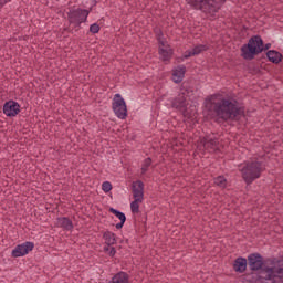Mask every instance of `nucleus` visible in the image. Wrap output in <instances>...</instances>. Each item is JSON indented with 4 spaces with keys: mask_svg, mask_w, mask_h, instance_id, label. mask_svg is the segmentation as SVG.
<instances>
[{
    "mask_svg": "<svg viewBox=\"0 0 283 283\" xmlns=\"http://www.w3.org/2000/svg\"><path fill=\"white\" fill-rule=\"evenodd\" d=\"M212 112L218 118L228 123V120H240L244 114V107L240 106L238 99L233 97H211Z\"/></svg>",
    "mask_w": 283,
    "mask_h": 283,
    "instance_id": "f257e3e1",
    "label": "nucleus"
},
{
    "mask_svg": "<svg viewBox=\"0 0 283 283\" xmlns=\"http://www.w3.org/2000/svg\"><path fill=\"white\" fill-rule=\"evenodd\" d=\"M241 59L244 61H253L255 56L262 54V52H266V50H271V43L264 44V40H262L261 35H252L248 43L241 46Z\"/></svg>",
    "mask_w": 283,
    "mask_h": 283,
    "instance_id": "f03ea898",
    "label": "nucleus"
},
{
    "mask_svg": "<svg viewBox=\"0 0 283 283\" xmlns=\"http://www.w3.org/2000/svg\"><path fill=\"white\" fill-rule=\"evenodd\" d=\"M256 272L258 282L283 283V268L264 265Z\"/></svg>",
    "mask_w": 283,
    "mask_h": 283,
    "instance_id": "7ed1b4c3",
    "label": "nucleus"
},
{
    "mask_svg": "<svg viewBox=\"0 0 283 283\" xmlns=\"http://www.w3.org/2000/svg\"><path fill=\"white\" fill-rule=\"evenodd\" d=\"M262 171L264 169L261 161H247L241 168L242 178L247 185H253L262 176Z\"/></svg>",
    "mask_w": 283,
    "mask_h": 283,
    "instance_id": "20e7f679",
    "label": "nucleus"
},
{
    "mask_svg": "<svg viewBox=\"0 0 283 283\" xmlns=\"http://www.w3.org/2000/svg\"><path fill=\"white\" fill-rule=\"evenodd\" d=\"M226 0H189L188 3L206 14H213L220 10Z\"/></svg>",
    "mask_w": 283,
    "mask_h": 283,
    "instance_id": "39448f33",
    "label": "nucleus"
},
{
    "mask_svg": "<svg viewBox=\"0 0 283 283\" xmlns=\"http://www.w3.org/2000/svg\"><path fill=\"white\" fill-rule=\"evenodd\" d=\"M112 107L117 118H120L122 120H125V118H127V104L125 103V98H123L120 94H115Z\"/></svg>",
    "mask_w": 283,
    "mask_h": 283,
    "instance_id": "423d86ee",
    "label": "nucleus"
},
{
    "mask_svg": "<svg viewBox=\"0 0 283 283\" xmlns=\"http://www.w3.org/2000/svg\"><path fill=\"white\" fill-rule=\"evenodd\" d=\"M266 265V261H264V256L259 252H253L248 255V266L250 271L258 272L262 271V268Z\"/></svg>",
    "mask_w": 283,
    "mask_h": 283,
    "instance_id": "0eeeda50",
    "label": "nucleus"
},
{
    "mask_svg": "<svg viewBox=\"0 0 283 283\" xmlns=\"http://www.w3.org/2000/svg\"><path fill=\"white\" fill-rule=\"evenodd\" d=\"M171 107L181 112L186 118H191V114L187 109V97H185V93L179 94L172 99Z\"/></svg>",
    "mask_w": 283,
    "mask_h": 283,
    "instance_id": "6e6552de",
    "label": "nucleus"
},
{
    "mask_svg": "<svg viewBox=\"0 0 283 283\" xmlns=\"http://www.w3.org/2000/svg\"><path fill=\"white\" fill-rule=\"evenodd\" d=\"M87 17H90V11L87 9H75L67 13L69 23H85Z\"/></svg>",
    "mask_w": 283,
    "mask_h": 283,
    "instance_id": "1a4fd4ad",
    "label": "nucleus"
},
{
    "mask_svg": "<svg viewBox=\"0 0 283 283\" xmlns=\"http://www.w3.org/2000/svg\"><path fill=\"white\" fill-rule=\"evenodd\" d=\"M34 249V242L27 241L22 244H18L11 252L12 258H23L28 255L30 251Z\"/></svg>",
    "mask_w": 283,
    "mask_h": 283,
    "instance_id": "9d476101",
    "label": "nucleus"
},
{
    "mask_svg": "<svg viewBox=\"0 0 283 283\" xmlns=\"http://www.w3.org/2000/svg\"><path fill=\"white\" fill-rule=\"evenodd\" d=\"M3 114L8 116V118H14L21 112V105H19L15 101H8L3 105Z\"/></svg>",
    "mask_w": 283,
    "mask_h": 283,
    "instance_id": "9b49d317",
    "label": "nucleus"
},
{
    "mask_svg": "<svg viewBox=\"0 0 283 283\" xmlns=\"http://www.w3.org/2000/svg\"><path fill=\"white\" fill-rule=\"evenodd\" d=\"M132 190L134 200H145V184L142 180L134 181Z\"/></svg>",
    "mask_w": 283,
    "mask_h": 283,
    "instance_id": "f8f14e48",
    "label": "nucleus"
},
{
    "mask_svg": "<svg viewBox=\"0 0 283 283\" xmlns=\"http://www.w3.org/2000/svg\"><path fill=\"white\" fill-rule=\"evenodd\" d=\"M248 264L249 261L247 258L239 256L233 262V271H235V273H244L247 271Z\"/></svg>",
    "mask_w": 283,
    "mask_h": 283,
    "instance_id": "ddd939ff",
    "label": "nucleus"
},
{
    "mask_svg": "<svg viewBox=\"0 0 283 283\" xmlns=\"http://www.w3.org/2000/svg\"><path fill=\"white\" fill-rule=\"evenodd\" d=\"M203 149H218V146L220 145V142L218 140V138H211L209 136H206L203 137L201 140H200Z\"/></svg>",
    "mask_w": 283,
    "mask_h": 283,
    "instance_id": "4468645a",
    "label": "nucleus"
},
{
    "mask_svg": "<svg viewBox=\"0 0 283 283\" xmlns=\"http://www.w3.org/2000/svg\"><path fill=\"white\" fill-rule=\"evenodd\" d=\"M207 50H209L207 45L199 44L195 46L192 50L186 51L184 53V59H191V56H198V54H202V52H207Z\"/></svg>",
    "mask_w": 283,
    "mask_h": 283,
    "instance_id": "2eb2a0df",
    "label": "nucleus"
},
{
    "mask_svg": "<svg viewBox=\"0 0 283 283\" xmlns=\"http://www.w3.org/2000/svg\"><path fill=\"white\" fill-rule=\"evenodd\" d=\"M187 72V66L179 65L172 71V81L174 83H182V78H185V74Z\"/></svg>",
    "mask_w": 283,
    "mask_h": 283,
    "instance_id": "dca6fc26",
    "label": "nucleus"
},
{
    "mask_svg": "<svg viewBox=\"0 0 283 283\" xmlns=\"http://www.w3.org/2000/svg\"><path fill=\"white\" fill-rule=\"evenodd\" d=\"M266 59L270 61V63H274V65H279V63H282V53L270 50L266 52Z\"/></svg>",
    "mask_w": 283,
    "mask_h": 283,
    "instance_id": "f3484780",
    "label": "nucleus"
},
{
    "mask_svg": "<svg viewBox=\"0 0 283 283\" xmlns=\"http://www.w3.org/2000/svg\"><path fill=\"white\" fill-rule=\"evenodd\" d=\"M57 227L65 229V231H72L74 229V223L67 217H60L57 218Z\"/></svg>",
    "mask_w": 283,
    "mask_h": 283,
    "instance_id": "a211bd4d",
    "label": "nucleus"
},
{
    "mask_svg": "<svg viewBox=\"0 0 283 283\" xmlns=\"http://www.w3.org/2000/svg\"><path fill=\"white\" fill-rule=\"evenodd\" d=\"M108 283H129V274L126 272H118Z\"/></svg>",
    "mask_w": 283,
    "mask_h": 283,
    "instance_id": "6ab92c4d",
    "label": "nucleus"
},
{
    "mask_svg": "<svg viewBox=\"0 0 283 283\" xmlns=\"http://www.w3.org/2000/svg\"><path fill=\"white\" fill-rule=\"evenodd\" d=\"M103 238L105 239V243L107 244V247L116 244V234L112 231L104 232Z\"/></svg>",
    "mask_w": 283,
    "mask_h": 283,
    "instance_id": "aec40b11",
    "label": "nucleus"
},
{
    "mask_svg": "<svg viewBox=\"0 0 283 283\" xmlns=\"http://www.w3.org/2000/svg\"><path fill=\"white\" fill-rule=\"evenodd\" d=\"M108 211L109 213H113V216H116L119 222H127V217L122 211L114 208H109Z\"/></svg>",
    "mask_w": 283,
    "mask_h": 283,
    "instance_id": "412c9836",
    "label": "nucleus"
},
{
    "mask_svg": "<svg viewBox=\"0 0 283 283\" xmlns=\"http://www.w3.org/2000/svg\"><path fill=\"white\" fill-rule=\"evenodd\" d=\"M140 202H143V200L140 199H134V201H132L130 203L132 213H140Z\"/></svg>",
    "mask_w": 283,
    "mask_h": 283,
    "instance_id": "4be33fe9",
    "label": "nucleus"
},
{
    "mask_svg": "<svg viewBox=\"0 0 283 283\" xmlns=\"http://www.w3.org/2000/svg\"><path fill=\"white\" fill-rule=\"evenodd\" d=\"M214 185L221 189H224L227 187V178H224V176H218L214 178Z\"/></svg>",
    "mask_w": 283,
    "mask_h": 283,
    "instance_id": "5701e85b",
    "label": "nucleus"
},
{
    "mask_svg": "<svg viewBox=\"0 0 283 283\" xmlns=\"http://www.w3.org/2000/svg\"><path fill=\"white\" fill-rule=\"evenodd\" d=\"M149 167H151V157H148L144 160L142 165V174L149 171Z\"/></svg>",
    "mask_w": 283,
    "mask_h": 283,
    "instance_id": "b1692460",
    "label": "nucleus"
},
{
    "mask_svg": "<svg viewBox=\"0 0 283 283\" xmlns=\"http://www.w3.org/2000/svg\"><path fill=\"white\" fill-rule=\"evenodd\" d=\"M159 54L163 57V61H169L171 59L169 51H167L166 49L159 48Z\"/></svg>",
    "mask_w": 283,
    "mask_h": 283,
    "instance_id": "393cba45",
    "label": "nucleus"
},
{
    "mask_svg": "<svg viewBox=\"0 0 283 283\" xmlns=\"http://www.w3.org/2000/svg\"><path fill=\"white\" fill-rule=\"evenodd\" d=\"M102 190L104 193H109L112 191V182L104 181L102 185Z\"/></svg>",
    "mask_w": 283,
    "mask_h": 283,
    "instance_id": "a878e982",
    "label": "nucleus"
},
{
    "mask_svg": "<svg viewBox=\"0 0 283 283\" xmlns=\"http://www.w3.org/2000/svg\"><path fill=\"white\" fill-rule=\"evenodd\" d=\"M90 32L92 34H98V32H101V25H98V23L91 24Z\"/></svg>",
    "mask_w": 283,
    "mask_h": 283,
    "instance_id": "bb28decb",
    "label": "nucleus"
},
{
    "mask_svg": "<svg viewBox=\"0 0 283 283\" xmlns=\"http://www.w3.org/2000/svg\"><path fill=\"white\" fill-rule=\"evenodd\" d=\"M104 251L107 253L108 255H111V258H114V255H116V248L112 247V245H107L104 248Z\"/></svg>",
    "mask_w": 283,
    "mask_h": 283,
    "instance_id": "cd10ccee",
    "label": "nucleus"
},
{
    "mask_svg": "<svg viewBox=\"0 0 283 283\" xmlns=\"http://www.w3.org/2000/svg\"><path fill=\"white\" fill-rule=\"evenodd\" d=\"M154 32L156 34V39L157 41H160V39H163L164 34H163V30H160V28H155Z\"/></svg>",
    "mask_w": 283,
    "mask_h": 283,
    "instance_id": "c85d7f7f",
    "label": "nucleus"
},
{
    "mask_svg": "<svg viewBox=\"0 0 283 283\" xmlns=\"http://www.w3.org/2000/svg\"><path fill=\"white\" fill-rule=\"evenodd\" d=\"M81 23L83 22H74V23H70V25H74L75 32H78V30H81Z\"/></svg>",
    "mask_w": 283,
    "mask_h": 283,
    "instance_id": "c756f323",
    "label": "nucleus"
},
{
    "mask_svg": "<svg viewBox=\"0 0 283 283\" xmlns=\"http://www.w3.org/2000/svg\"><path fill=\"white\" fill-rule=\"evenodd\" d=\"M116 229H122L123 227H125V221H119V223H117Z\"/></svg>",
    "mask_w": 283,
    "mask_h": 283,
    "instance_id": "7c9ffc66",
    "label": "nucleus"
},
{
    "mask_svg": "<svg viewBox=\"0 0 283 283\" xmlns=\"http://www.w3.org/2000/svg\"><path fill=\"white\" fill-rule=\"evenodd\" d=\"M10 0H0V8H3Z\"/></svg>",
    "mask_w": 283,
    "mask_h": 283,
    "instance_id": "2f4dec72",
    "label": "nucleus"
},
{
    "mask_svg": "<svg viewBox=\"0 0 283 283\" xmlns=\"http://www.w3.org/2000/svg\"><path fill=\"white\" fill-rule=\"evenodd\" d=\"M157 41H158L159 45H161L163 48H165V41H163V39H159V40H157Z\"/></svg>",
    "mask_w": 283,
    "mask_h": 283,
    "instance_id": "473e14b6",
    "label": "nucleus"
},
{
    "mask_svg": "<svg viewBox=\"0 0 283 283\" xmlns=\"http://www.w3.org/2000/svg\"><path fill=\"white\" fill-rule=\"evenodd\" d=\"M275 260H277V259H273V260H271V263H272V264H275Z\"/></svg>",
    "mask_w": 283,
    "mask_h": 283,
    "instance_id": "72a5a7b5",
    "label": "nucleus"
}]
</instances>
